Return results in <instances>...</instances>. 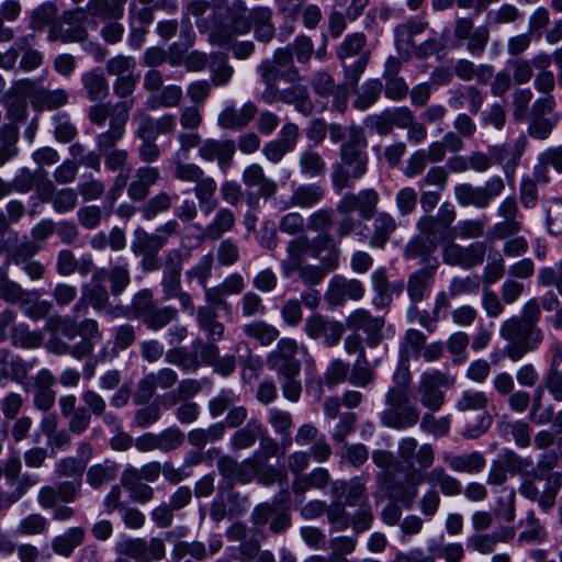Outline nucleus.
<instances>
[{"instance_id":"obj_55","label":"nucleus","mask_w":562,"mask_h":562,"mask_svg":"<svg viewBox=\"0 0 562 562\" xmlns=\"http://www.w3.org/2000/svg\"><path fill=\"white\" fill-rule=\"evenodd\" d=\"M515 537V531L508 529V537H498L492 533H476L469 538L468 546L481 554L494 552L498 542H509Z\"/></svg>"},{"instance_id":"obj_41","label":"nucleus","mask_w":562,"mask_h":562,"mask_svg":"<svg viewBox=\"0 0 562 562\" xmlns=\"http://www.w3.org/2000/svg\"><path fill=\"white\" fill-rule=\"evenodd\" d=\"M325 196V189L316 183L300 184L290 196V205L301 209H311Z\"/></svg>"},{"instance_id":"obj_13","label":"nucleus","mask_w":562,"mask_h":562,"mask_svg":"<svg viewBox=\"0 0 562 562\" xmlns=\"http://www.w3.org/2000/svg\"><path fill=\"white\" fill-rule=\"evenodd\" d=\"M115 552L133 559L135 562H153L161 560L166 554L165 542L160 538H128L115 544Z\"/></svg>"},{"instance_id":"obj_44","label":"nucleus","mask_w":562,"mask_h":562,"mask_svg":"<svg viewBox=\"0 0 562 562\" xmlns=\"http://www.w3.org/2000/svg\"><path fill=\"white\" fill-rule=\"evenodd\" d=\"M236 223L234 212L227 207H221L216 211L212 221L205 226L204 235L210 240H217L224 234L231 232Z\"/></svg>"},{"instance_id":"obj_24","label":"nucleus","mask_w":562,"mask_h":562,"mask_svg":"<svg viewBox=\"0 0 562 562\" xmlns=\"http://www.w3.org/2000/svg\"><path fill=\"white\" fill-rule=\"evenodd\" d=\"M364 292L366 290L361 281L335 276L329 282L325 300L329 305L338 306L344 304L346 299L360 301L364 296Z\"/></svg>"},{"instance_id":"obj_60","label":"nucleus","mask_w":562,"mask_h":562,"mask_svg":"<svg viewBox=\"0 0 562 562\" xmlns=\"http://www.w3.org/2000/svg\"><path fill=\"white\" fill-rule=\"evenodd\" d=\"M499 460L510 475L519 474L526 476L533 469L531 458H522L513 450H506Z\"/></svg>"},{"instance_id":"obj_27","label":"nucleus","mask_w":562,"mask_h":562,"mask_svg":"<svg viewBox=\"0 0 562 562\" xmlns=\"http://www.w3.org/2000/svg\"><path fill=\"white\" fill-rule=\"evenodd\" d=\"M126 111L124 108L119 106L112 116V124H109V128L97 136V147L101 155L115 150V146L119 140L125 134L126 123Z\"/></svg>"},{"instance_id":"obj_48","label":"nucleus","mask_w":562,"mask_h":562,"mask_svg":"<svg viewBox=\"0 0 562 562\" xmlns=\"http://www.w3.org/2000/svg\"><path fill=\"white\" fill-rule=\"evenodd\" d=\"M81 82L91 101H101L109 94L108 80L99 69L85 72Z\"/></svg>"},{"instance_id":"obj_1","label":"nucleus","mask_w":562,"mask_h":562,"mask_svg":"<svg viewBox=\"0 0 562 562\" xmlns=\"http://www.w3.org/2000/svg\"><path fill=\"white\" fill-rule=\"evenodd\" d=\"M246 12L247 5L243 0L234 1L224 11H215L210 42L220 47H226L231 45L234 35L247 34L251 29L258 42H271L276 35L272 10L260 5L250 10L249 16Z\"/></svg>"},{"instance_id":"obj_11","label":"nucleus","mask_w":562,"mask_h":562,"mask_svg":"<svg viewBox=\"0 0 562 562\" xmlns=\"http://www.w3.org/2000/svg\"><path fill=\"white\" fill-rule=\"evenodd\" d=\"M505 183L501 177L490 178L483 187H474L470 183H461L454 188V196L462 206H475L485 209L494 198L502 194Z\"/></svg>"},{"instance_id":"obj_14","label":"nucleus","mask_w":562,"mask_h":562,"mask_svg":"<svg viewBox=\"0 0 562 562\" xmlns=\"http://www.w3.org/2000/svg\"><path fill=\"white\" fill-rule=\"evenodd\" d=\"M261 99L268 104L274 102L291 104L304 116H310L314 112V103L310 92L307 88L300 82L290 83V86L284 89L278 87L268 93H261Z\"/></svg>"},{"instance_id":"obj_42","label":"nucleus","mask_w":562,"mask_h":562,"mask_svg":"<svg viewBox=\"0 0 562 562\" xmlns=\"http://www.w3.org/2000/svg\"><path fill=\"white\" fill-rule=\"evenodd\" d=\"M217 318L218 314L213 306H200L196 311V321L200 328L206 334L207 339L213 341L221 340L225 330L223 323Z\"/></svg>"},{"instance_id":"obj_29","label":"nucleus","mask_w":562,"mask_h":562,"mask_svg":"<svg viewBox=\"0 0 562 562\" xmlns=\"http://www.w3.org/2000/svg\"><path fill=\"white\" fill-rule=\"evenodd\" d=\"M243 182L248 188H258V195L265 199L273 198L278 191L274 180L268 178L263 168L258 164L247 166L241 176Z\"/></svg>"},{"instance_id":"obj_61","label":"nucleus","mask_w":562,"mask_h":562,"mask_svg":"<svg viewBox=\"0 0 562 562\" xmlns=\"http://www.w3.org/2000/svg\"><path fill=\"white\" fill-rule=\"evenodd\" d=\"M331 505H327L326 517L331 529L336 532L345 531L350 527V514L346 509L342 501L334 499Z\"/></svg>"},{"instance_id":"obj_21","label":"nucleus","mask_w":562,"mask_h":562,"mask_svg":"<svg viewBox=\"0 0 562 562\" xmlns=\"http://www.w3.org/2000/svg\"><path fill=\"white\" fill-rule=\"evenodd\" d=\"M349 329L362 330L366 334V342L369 347H378L382 339V329L385 325L383 317H374L364 308H357L346 318Z\"/></svg>"},{"instance_id":"obj_7","label":"nucleus","mask_w":562,"mask_h":562,"mask_svg":"<svg viewBox=\"0 0 562 562\" xmlns=\"http://www.w3.org/2000/svg\"><path fill=\"white\" fill-rule=\"evenodd\" d=\"M250 520L257 527L269 522V529L276 535L285 532L292 525L288 491L271 503L257 505L250 515Z\"/></svg>"},{"instance_id":"obj_23","label":"nucleus","mask_w":562,"mask_h":562,"mask_svg":"<svg viewBox=\"0 0 562 562\" xmlns=\"http://www.w3.org/2000/svg\"><path fill=\"white\" fill-rule=\"evenodd\" d=\"M497 214L503 221L493 226L491 231L492 238L506 239L520 232L522 225L519 221L518 204L514 196H508L501 202Z\"/></svg>"},{"instance_id":"obj_4","label":"nucleus","mask_w":562,"mask_h":562,"mask_svg":"<svg viewBox=\"0 0 562 562\" xmlns=\"http://www.w3.org/2000/svg\"><path fill=\"white\" fill-rule=\"evenodd\" d=\"M366 46L367 36L361 32L349 34L339 45L337 57L344 69L345 86L350 88L358 86L371 56Z\"/></svg>"},{"instance_id":"obj_8","label":"nucleus","mask_w":562,"mask_h":562,"mask_svg":"<svg viewBox=\"0 0 562 562\" xmlns=\"http://www.w3.org/2000/svg\"><path fill=\"white\" fill-rule=\"evenodd\" d=\"M456 383V378L448 372L430 370L420 375L417 386L423 407L435 413L445 404V393L441 389H449Z\"/></svg>"},{"instance_id":"obj_26","label":"nucleus","mask_w":562,"mask_h":562,"mask_svg":"<svg viewBox=\"0 0 562 562\" xmlns=\"http://www.w3.org/2000/svg\"><path fill=\"white\" fill-rule=\"evenodd\" d=\"M236 151L235 142L232 139H205L199 147V155L203 160H216L222 171H226Z\"/></svg>"},{"instance_id":"obj_59","label":"nucleus","mask_w":562,"mask_h":562,"mask_svg":"<svg viewBox=\"0 0 562 562\" xmlns=\"http://www.w3.org/2000/svg\"><path fill=\"white\" fill-rule=\"evenodd\" d=\"M490 403L487 395L481 391L467 390L461 393L456 402L459 412L484 411Z\"/></svg>"},{"instance_id":"obj_30","label":"nucleus","mask_w":562,"mask_h":562,"mask_svg":"<svg viewBox=\"0 0 562 562\" xmlns=\"http://www.w3.org/2000/svg\"><path fill=\"white\" fill-rule=\"evenodd\" d=\"M439 267L437 258H429L427 265L414 272L407 283V292L413 302H420L428 289L429 280L434 277Z\"/></svg>"},{"instance_id":"obj_34","label":"nucleus","mask_w":562,"mask_h":562,"mask_svg":"<svg viewBox=\"0 0 562 562\" xmlns=\"http://www.w3.org/2000/svg\"><path fill=\"white\" fill-rule=\"evenodd\" d=\"M27 373L29 367L22 358L11 355L7 349L0 350V384L4 380L22 383Z\"/></svg>"},{"instance_id":"obj_6","label":"nucleus","mask_w":562,"mask_h":562,"mask_svg":"<svg viewBox=\"0 0 562 562\" xmlns=\"http://www.w3.org/2000/svg\"><path fill=\"white\" fill-rule=\"evenodd\" d=\"M258 72L265 85L261 93H268L277 89L280 80L286 83H295L302 79L299 69L293 64V52L290 47L278 48L271 59H266L259 64Z\"/></svg>"},{"instance_id":"obj_38","label":"nucleus","mask_w":562,"mask_h":562,"mask_svg":"<svg viewBox=\"0 0 562 562\" xmlns=\"http://www.w3.org/2000/svg\"><path fill=\"white\" fill-rule=\"evenodd\" d=\"M488 151L492 155L493 162L501 165L506 178L512 179L519 164L522 147L516 145L513 148L508 144L494 145L488 147Z\"/></svg>"},{"instance_id":"obj_64","label":"nucleus","mask_w":562,"mask_h":562,"mask_svg":"<svg viewBox=\"0 0 562 562\" xmlns=\"http://www.w3.org/2000/svg\"><path fill=\"white\" fill-rule=\"evenodd\" d=\"M532 97L533 93L529 88H518L513 92L512 115L516 122L527 119L528 113H530Z\"/></svg>"},{"instance_id":"obj_2","label":"nucleus","mask_w":562,"mask_h":562,"mask_svg":"<svg viewBox=\"0 0 562 562\" xmlns=\"http://www.w3.org/2000/svg\"><path fill=\"white\" fill-rule=\"evenodd\" d=\"M367 146L364 131L359 126H350L347 130V139L340 146L339 161L331 172V182L336 191L350 188L353 180L366 175L369 162Z\"/></svg>"},{"instance_id":"obj_9","label":"nucleus","mask_w":562,"mask_h":562,"mask_svg":"<svg viewBox=\"0 0 562 562\" xmlns=\"http://www.w3.org/2000/svg\"><path fill=\"white\" fill-rule=\"evenodd\" d=\"M16 97H27L36 111L56 110L68 102L65 89L48 90L30 79L19 80L12 88Z\"/></svg>"},{"instance_id":"obj_19","label":"nucleus","mask_w":562,"mask_h":562,"mask_svg":"<svg viewBox=\"0 0 562 562\" xmlns=\"http://www.w3.org/2000/svg\"><path fill=\"white\" fill-rule=\"evenodd\" d=\"M553 102L551 99L535 100L530 109V120L527 133L531 138L544 140L547 139L558 120L553 117H547L554 111Z\"/></svg>"},{"instance_id":"obj_51","label":"nucleus","mask_w":562,"mask_h":562,"mask_svg":"<svg viewBox=\"0 0 562 562\" xmlns=\"http://www.w3.org/2000/svg\"><path fill=\"white\" fill-rule=\"evenodd\" d=\"M299 165L301 172L307 178L323 177L327 170V165L323 156L312 148H307L301 153Z\"/></svg>"},{"instance_id":"obj_62","label":"nucleus","mask_w":562,"mask_h":562,"mask_svg":"<svg viewBox=\"0 0 562 562\" xmlns=\"http://www.w3.org/2000/svg\"><path fill=\"white\" fill-rule=\"evenodd\" d=\"M426 337L417 329H408L401 345V357L404 360L418 359L420 350L425 346Z\"/></svg>"},{"instance_id":"obj_63","label":"nucleus","mask_w":562,"mask_h":562,"mask_svg":"<svg viewBox=\"0 0 562 562\" xmlns=\"http://www.w3.org/2000/svg\"><path fill=\"white\" fill-rule=\"evenodd\" d=\"M166 361L181 368L183 371H195L200 367L195 353L189 352L186 348H172L166 352Z\"/></svg>"},{"instance_id":"obj_25","label":"nucleus","mask_w":562,"mask_h":562,"mask_svg":"<svg viewBox=\"0 0 562 562\" xmlns=\"http://www.w3.org/2000/svg\"><path fill=\"white\" fill-rule=\"evenodd\" d=\"M182 265L183 256L180 250L171 249L167 251L160 283L166 301L175 299L176 294L182 290L180 282Z\"/></svg>"},{"instance_id":"obj_43","label":"nucleus","mask_w":562,"mask_h":562,"mask_svg":"<svg viewBox=\"0 0 562 562\" xmlns=\"http://www.w3.org/2000/svg\"><path fill=\"white\" fill-rule=\"evenodd\" d=\"M166 244V236L160 234H148L144 228L138 227L134 233L132 251L135 256L159 252Z\"/></svg>"},{"instance_id":"obj_46","label":"nucleus","mask_w":562,"mask_h":562,"mask_svg":"<svg viewBox=\"0 0 562 562\" xmlns=\"http://www.w3.org/2000/svg\"><path fill=\"white\" fill-rule=\"evenodd\" d=\"M241 330L247 338L258 341L262 347L270 346L280 336L279 329L265 321L247 323Z\"/></svg>"},{"instance_id":"obj_31","label":"nucleus","mask_w":562,"mask_h":562,"mask_svg":"<svg viewBox=\"0 0 562 562\" xmlns=\"http://www.w3.org/2000/svg\"><path fill=\"white\" fill-rule=\"evenodd\" d=\"M442 460L452 471L458 473L476 474L486 465L485 458L479 451L464 454L445 452Z\"/></svg>"},{"instance_id":"obj_28","label":"nucleus","mask_w":562,"mask_h":562,"mask_svg":"<svg viewBox=\"0 0 562 562\" xmlns=\"http://www.w3.org/2000/svg\"><path fill=\"white\" fill-rule=\"evenodd\" d=\"M258 109L251 101L246 102L241 109L226 106L218 115V126L224 130H240L246 127L257 114Z\"/></svg>"},{"instance_id":"obj_50","label":"nucleus","mask_w":562,"mask_h":562,"mask_svg":"<svg viewBox=\"0 0 562 562\" xmlns=\"http://www.w3.org/2000/svg\"><path fill=\"white\" fill-rule=\"evenodd\" d=\"M383 91V83L380 79L367 80L357 92L352 103L359 111H366L376 103Z\"/></svg>"},{"instance_id":"obj_18","label":"nucleus","mask_w":562,"mask_h":562,"mask_svg":"<svg viewBox=\"0 0 562 562\" xmlns=\"http://www.w3.org/2000/svg\"><path fill=\"white\" fill-rule=\"evenodd\" d=\"M397 457L404 464H406V474L411 469H415L413 462L414 459L416 460L419 470L429 469L435 461V451L430 443L418 446L415 438L405 437L398 441Z\"/></svg>"},{"instance_id":"obj_56","label":"nucleus","mask_w":562,"mask_h":562,"mask_svg":"<svg viewBox=\"0 0 562 562\" xmlns=\"http://www.w3.org/2000/svg\"><path fill=\"white\" fill-rule=\"evenodd\" d=\"M178 311L172 306H154L144 317L142 322L151 330H159L177 319Z\"/></svg>"},{"instance_id":"obj_10","label":"nucleus","mask_w":562,"mask_h":562,"mask_svg":"<svg viewBox=\"0 0 562 562\" xmlns=\"http://www.w3.org/2000/svg\"><path fill=\"white\" fill-rule=\"evenodd\" d=\"M85 22V9L76 8L64 11L53 27L48 30L47 41L64 44L83 42L88 37Z\"/></svg>"},{"instance_id":"obj_52","label":"nucleus","mask_w":562,"mask_h":562,"mask_svg":"<svg viewBox=\"0 0 562 562\" xmlns=\"http://www.w3.org/2000/svg\"><path fill=\"white\" fill-rule=\"evenodd\" d=\"M437 246L438 240H432L430 237L419 234L407 243L404 256L408 259L423 257L425 265H427V260L434 258L431 255L436 251Z\"/></svg>"},{"instance_id":"obj_15","label":"nucleus","mask_w":562,"mask_h":562,"mask_svg":"<svg viewBox=\"0 0 562 562\" xmlns=\"http://www.w3.org/2000/svg\"><path fill=\"white\" fill-rule=\"evenodd\" d=\"M448 475L449 474L441 467H436L425 474L417 469H411V471L405 474L407 485L401 486L400 492H394L393 498L402 503L406 508H411L418 494V486L423 482L439 485Z\"/></svg>"},{"instance_id":"obj_57","label":"nucleus","mask_w":562,"mask_h":562,"mask_svg":"<svg viewBox=\"0 0 562 562\" xmlns=\"http://www.w3.org/2000/svg\"><path fill=\"white\" fill-rule=\"evenodd\" d=\"M177 199V194H171L167 191H159L150 198L142 209L143 217L150 221L159 213L169 211Z\"/></svg>"},{"instance_id":"obj_58","label":"nucleus","mask_w":562,"mask_h":562,"mask_svg":"<svg viewBox=\"0 0 562 562\" xmlns=\"http://www.w3.org/2000/svg\"><path fill=\"white\" fill-rule=\"evenodd\" d=\"M11 338L14 346L25 349L38 348L44 340V336L40 330H30L25 324L14 326Z\"/></svg>"},{"instance_id":"obj_12","label":"nucleus","mask_w":562,"mask_h":562,"mask_svg":"<svg viewBox=\"0 0 562 562\" xmlns=\"http://www.w3.org/2000/svg\"><path fill=\"white\" fill-rule=\"evenodd\" d=\"M299 344L295 339L283 337L278 340L276 348L267 356V367L277 372L278 376L299 375L301 361L296 358Z\"/></svg>"},{"instance_id":"obj_47","label":"nucleus","mask_w":562,"mask_h":562,"mask_svg":"<svg viewBox=\"0 0 562 562\" xmlns=\"http://www.w3.org/2000/svg\"><path fill=\"white\" fill-rule=\"evenodd\" d=\"M217 183L212 177H204V175L195 182L193 189L194 195L205 214H209L217 206L215 192Z\"/></svg>"},{"instance_id":"obj_22","label":"nucleus","mask_w":562,"mask_h":562,"mask_svg":"<svg viewBox=\"0 0 562 562\" xmlns=\"http://www.w3.org/2000/svg\"><path fill=\"white\" fill-rule=\"evenodd\" d=\"M216 468L227 490H232L235 483L248 484L255 476L251 460L239 463L228 454L218 458Z\"/></svg>"},{"instance_id":"obj_37","label":"nucleus","mask_w":562,"mask_h":562,"mask_svg":"<svg viewBox=\"0 0 562 562\" xmlns=\"http://www.w3.org/2000/svg\"><path fill=\"white\" fill-rule=\"evenodd\" d=\"M331 485L330 474L325 468H316L310 473L294 476L292 490L295 495H304L311 488L324 490Z\"/></svg>"},{"instance_id":"obj_36","label":"nucleus","mask_w":562,"mask_h":562,"mask_svg":"<svg viewBox=\"0 0 562 562\" xmlns=\"http://www.w3.org/2000/svg\"><path fill=\"white\" fill-rule=\"evenodd\" d=\"M311 249V240L306 235L290 239L286 244V259L281 262L285 276L296 271L302 265L303 257Z\"/></svg>"},{"instance_id":"obj_39","label":"nucleus","mask_w":562,"mask_h":562,"mask_svg":"<svg viewBox=\"0 0 562 562\" xmlns=\"http://www.w3.org/2000/svg\"><path fill=\"white\" fill-rule=\"evenodd\" d=\"M266 435V429L260 420L252 418L248 423L236 430L231 437L232 450H244L252 447L259 437Z\"/></svg>"},{"instance_id":"obj_3","label":"nucleus","mask_w":562,"mask_h":562,"mask_svg":"<svg viewBox=\"0 0 562 562\" xmlns=\"http://www.w3.org/2000/svg\"><path fill=\"white\" fill-rule=\"evenodd\" d=\"M501 337L507 341L505 356L514 362L536 350L542 342L543 333L538 326H529L519 316H512L502 323Z\"/></svg>"},{"instance_id":"obj_40","label":"nucleus","mask_w":562,"mask_h":562,"mask_svg":"<svg viewBox=\"0 0 562 562\" xmlns=\"http://www.w3.org/2000/svg\"><path fill=\"white\" fill-rule=\"evenodd\" d=\"M119 106L124 108L126 111V121L130 119V112L134 106V99L123 100L116 103L99 102L89 108L88 117L90 122L98 126H103L109 119V124H112V116Z\"/></svg>"},{"instance_id":"obj_17","label":"nucleus","mask_w":562,"mask_h":562,"mask_svg":"<svg viewBox=\"0 0 562 562\" xmlns=\"http://www.w3.org/2000/svg\"><path fill=\"white\" fill-rule=\"evenodd\" d=\"M369 476L361 474L350 480H336L331 482V496L334 499L342 501L350 507L369 504L368 491Z\"/></svg>"},{"instance_id":"obj_53","label":"nucleus","mask_w":562,"mask_h":562,"mask_svg":"<svg viewBox=\"0 0 562 562\" xmlns=\"http://www.w3.org/2000/svg\"><path fill=\"white\" fill-rule=\"evenodd\" d=\"M119 473V465L110 460L90 467L87 471V482L94 488L113 481Z\"/></svg>"},{"instance_id":"obj_33","label":"nucleus","mask_w":562,"mask_h":562,"mask_svg":"<svg viewBox=\"0 0 562 562\" xmlns=\"http://www.w3.org/2000/svg\"><path fill=\"white\" fill-rule=\"evenodd\" d=\"M454 76L462 81L476 80L480 85H486L491 81L494 74V67L488 64L475 65L473 61L461 58L452 66Z\"/></svg>"},{"instance_id":"obj_49","label":"nucleus","mask_w":562,"mask_h":562,"mask_svg":"<svg viewBox=\"0 0 562 562\" xmlns=\"http://www.w3.org/2000/svg\"><path fill=\"white\" fill-rule=\"evenodd\" d=\"M182 99V89L177 85H169L164 87L158 93L151 94L146 101V106L149 110L177 108L181 104Z\"/></svg>"},{"instance_id":"obj_20","label":"nucleus","mask_w":562,"mask_h":562,"mask_svg":"<svg viewBox=\"0 0 562 562\" xmlns=\"http://www.w3.org/2000/svg\"><path fill=\"white\" fill-rule=\"evenodd\" d=\"M380 196L374 189L361 190L358 193H346L337 204L340 214L358 211L363 220H370L376 213Z\"/></svg>"},{"instance_id":"obj_45","label":"nucleus","mask_w":562,"mask_h":562,"mask_svg":"<svg viewBox=\"0 0 562 562\" xmlns=\"http://www.w3.org/2000/svg\"><path fill=\"white\" fill-rule=\"evenodd\" d=\"M58 8L52 2H44L34 8L30 13L29 26L35 32H42L45 29H52L58 19Z\"/></svg>"},{"instance_id":"obj_54","label":"nucleus","mask_w":562,"mask_h":562,"mask_svg":"<svg viewBox=\"0 0 562 562\" xmlns=\"http://www.w3.org/2000/svg\"><path fill=\"white\" fill-rule=\"evenodd\" d=\"M85 539V530L80 527L70 528L64 535L53 540V550L60 555L69 557L75 548L80 546Z\"/></svg>"},{"instance_id":"obj_35","label":"nucleus","mask_w":562,"mask_h":562,"mask_svg":"<svg viewBox=\"0 0 562 562\" xmlns=\"http://www.w3.org/2000/svg\"><path fill=\"white\" fill-rule=\"evenodd\" d=\"M374 215L369 245L373 248L383 249L391 235L396 231L397 223L387 212H379Z\"/></svg>"},{"instance_id":"obj_32","label":"nucleus","mask_w":562,"mask_h":562,"mask_svg":"<svg viewBox=\"0 0 562 562\" xmlns=\"http://www.w3.org/2000/svg\"><path fill=\"white\" fill-rule=\"evenodd\" d=\"M372 460L379 468L383 469L376 474V482L393 497V493L400 492V487L404 486L403 483L395 480L394 473L390 470L394 463V454L387 450H375L372 453Z\"/></svg>"},{"instance_id":"obj_16","label":"nucleus","mask_w":562,"mask_h":562,"mask_svg":"<svg viewBox=\"0 0 562 562\" xmlns=\"http://www.w3.org/2000/svg\"><path fill=\"white\" fill-rule=\"evenodd\" d=\"M303 330L311 339L323 338L324 345L331 348L339 344L345 327L338 321L328 319L322 314H312L305 319Z\"/></svg>"},{"instance_id":"obj_5","label":"nucleus","mask_w":562,"mask_h":562,"mask_svg":"<svg viewBox=\"0 0 562 562\" xmlns=\"http://www.w3.org/2000/svg\"><path fill=\"white\" fill-rule=\"evenodd\" d=\"M420 412L412 403L409 392L403 389H389L385 394V408L380 413L384 427L404 430L418 424Z\"/></svg>"}]
</instances>
